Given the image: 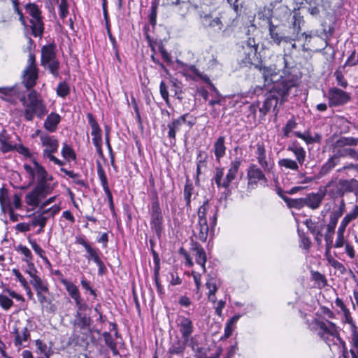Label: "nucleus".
<instances>
[{"label": "nucleus", "instance_id": "2", "mask_svg": "<svg viewBox=\"0 0 358 358\" xmlns=\"http://www.w3.org/2000/svg\"><path fill=\"white\" fill-rule=\"evenodd\" d=\"M22 101L25 108L24 115L27 121H31L34 116L41 119L48 113L46 106L35 90L28 94L27 101L24 98Z\"/></svg>", "mask_w": 358, "mask_h": 358}, {"label": "nucleus", "instance_id": "36", "mask_svg": "<svg viewBox=\"0 0 358 358\" xmlns=\"http://www.w3.org/2000/svg\"><path fill=\"white\" fill-rule=\"evenodd\" d=\"M358 216V206H355L352 210L348 213L342 220L339 227L340 229L345 230L346 227L349 224V223L355 220Z\"/></svg>", "mask_w": 358, "mask_h": 358}, {"label": "nucleus", "instance_id": "49", "mask_svg": "<svg viewBox=\"0 0 358 358\" xmlns=\"http://www.w3.org/2000/svg\"><path fill=\"white\" fill-rule=\"evenodd\" d=\"M30 244L34 252L40 256L41 258L46 263L50 264V262L45 255V251L34 241H30Z\"/></svg>", "mask_w": 358, "mask_h": 358}, {"label": "nucleus", "instance_id": "40", "mask_svg": "<svg viewBox=\"0 0 358 358\" xmlns=\"http://www.w3.org/2000/svg\"><path fill=\"white\" fill-rule=\"evenodd\" d=\"M36 349L38 352H40L42 355H44L46 358H49L52 354V351L50 347H48L45 343L43 342L41 340H36L35 341Z\"/></svg>", "mask_w": 358, "mask_h": 358}, {"label": "nucleus", "instance_id": "50", "mask_svg": "<svg viewBox=\"0 0 358 358\" xmlns=\"http://www.w3.org/2000/svg\"><path fill=\"white\" fill-rule=\"evenodd\" d=\"M209 208V203L208 200H206L203 202V203L199 207L198 210V217L199 221L207 220L206 214Z\"/></svg>", "mask_w": 358, "mask_h": 358}, {"label": "nucleus", "instance_id": "20", "mask_svg": "<svg viewBox=\"0 0 358 358\" xmlns=\"http://www.w3.org/2000/svg\"><path fill=\"white\" fill-rule=\"evenodd\" d=\"M83 309L77 308L76 314L75 316L74 326L79 328L81 333L87 334L91 332L90 327L92 320L89 316L82 313Z\"/></svg>", "mask_w": 358, "mask_h": 358}, {"label": "nucleus", "instance_id": "38", "mask_svg": "<svg viewBox=\"0 0 358 358\" xmlns=\"http://www.w3.org/2000/svg\"><path fill=\"white\" fill-rule=\"evenodd\" d=\"M30 283L34 287L36 293L41 292H48V287L47 285L43 282L41 278L38 275H34L30 280Z\"/></svg>", "mask_w": 358, "mask_h": 358}, {"label": "nucleus", "instance_id": "11", "mask_svg": "<svg viewBox=\"0 0 358 358\" xmlns=\"http://www.w3.org/2000/svg\"><path fill=\"white\" fill-rule=\"evenodd\" d=\"M27 12L31 16L30 20L32 34L35 37H41L44 31L41 12L35 3H29L25 6Z\"/></svg>", "mask_w": 358, "mask_h": 358}, {"label": "nucleus", "instance_id": "39", "mask_svg": "<svg viewBox=\"0 0 358 358\" xmlns=\"http://www.w3.org/2000/svg\"><path fill=\"white\" fill-rule=\"evenodd\" d=\"M246 47L249 49V52H248V57H246V62L247 63L251 62V58L250 55H255L257 49H258V44L256 43L255 38H249L248 40L245 43Z\"/></svg>", "mask_w": 358, "mask_h": 358}, {"label": "nucleus", "instance_id": "10", "mask_svg": "<svg viewBox=\"0 0 358 358\" xmlns=\"http://www.w3.org/2000/svg\"><path fill=\"white\" fill-rule=\"evenodd\" d=\"M40 140L43 147L45 148L43 150V158L48 159L57 165H64V162L54 156V153L57 152L59 148L58 141L54 136H50L47 134H41Z\"/></svg>", "mask_w": 358, "mask_h": 358}, {"label": "nucleus", "instance_id": "52", "mask_svg": "<svg viewBox=\"0 0 358 358\" xmlns=\"http://www.w3.org/2000/svg\"><path fill=\"white\" fill-rule=\"evenodd\" d=\"M97 173H98V176L100 179L101 184V186H102L103 190H106L107 189H109L107 177L106 176L104 170L102 169V167L101 166H99L98 167Z\"/></svg>", "mask_w": 358, "mask_h": 358}, {"label": "nucleus", "instance_id": "51", "mask_svg": "<svg viewBox=\"0 0 358 358\" xmlns=\"http://www.w3.org/2000/svg\"><path fill=\"white\" fill-rule=\"evenodd\" d=\"M157 8H158V3L155 1L152 2V6L150 8V13L149 15V20H150V24L152 26H155L157 22Z\"/></svg>", "mask_w": 358, "mask_h": 358}, {"label": "nucleus", "instance_id": "59", "mask_svg": "<svg viewBox=\"0 0 358 358\" xmlns=\"http://www.w3.org/2000/svg\"><path fill=\"white\" fill-rule=\"evenodd\" d=\"M294 134L296 137L303 140L307 144L313 143V136L310 134L308 131L305 132L303 134L299 131H295Z\"/></svg>", "mask_w": 358, "mask_h": 358}, {"label": "nucleus", "instance_id": "42", "mask_svg": "<svg viewBox=\"0 0 358 358\" xmlns=\"http://www.w3.org/2000/svg\"><path fill=\"white\" fill-rule=\"evenodd\" d=\"M285 202L289 208H293L296 209H301L303 207L306 206L304 197L299 199L286 198Z\"/></svg>", "mask_w": 358, "mask_h": 358}, {"label": "nucleus", "instance_id": "18", "mask_svg": "<svg viewBox=\"0 0 358 358\" xmlns=\"http://www.w3.org/2000/svg\"><path fill=\"white\" fill-rule=\"evenodd\" d=\"M61 282L65 287L69 295L74 300L77 308H85L86 306L82 303L83 299L81 298L78 287L75 284L68 281L66 279L62 280Z\"/></svg>", "mask_w": 358, "mask_h": 358}, {"label": "nucleus", "instance_id": "31", "mask_svg": "<svg viewBox=\"0 0 358 358\" xmlns=\"http://www.w3.org/2000/svg\"><path fill=\"white\" fill-rule=\"evenodd\" d=\"M16 145L12 143L10 137L7 134L5 130L0 133V150L2 152L6 153L14 150Z\"/></svg>", "mask_w": 358, "mask_h": 358}, {"label": "nucleus", "instance_id": "16", "mask_svg": "<svg viewBox=\"0 0 358 358\" xmlns=\"http://www.w3.org/2000/svg\"><path fill=\"white\" fill-rule=\"evenodd\" d=\"M33 164V167L28 164L24 165V170L31 176V183L34 181L35 178H36V182H38L50 176L48 175L45 168L37 162L34 161Z\"/></svg>", "mask_w": 358, "mask_h": 358}, {"label": "nucleus", "instance_id": "12", "mask_svg": "<svg viewBox=\"0 0 358 358\" xmlns=\"http://www.w3.org/2000/svg\"><path fill=\"white\" fill-rule=\"evenodd\" d=\"M150 227L153 231L155 232L158 238H160L163 229V215L160 208L159 203L157 199L152 202L150 209Z\"/></svg>", "mask_w": 358, "mask_h": 358}, {"label": "nucleus", "instance_id": "22", "mask_svg": "<svg viewBox=\"0 0 358 358\" xmlns=\"http://www.w3.org/2000/svg\"><path fill=\"white\" fill-rule=\"evenodd\" d=\"M201 22L205 28L215 32L221 31L224 26L220 17H213L210 15L201 16Z\"/></svg>", "mask_w": 358, "mask_h": 358}, {"label": "nucleus", "instance_id": "24", "mask_svg": "<svg viewBox=\"0 0 358 358\" xmlns=\"http://www.w3.org/2000/svg\"><path fill=\"white\" fill-rule=\"evenodd\" d=\"M337 222L338 216H330L329 222L327 224V231L324 234L327 252H328L330 250V249L333 247V237Z\"/></svg>", "mask_w": 358, "mask_h": 358}, {"label": "nucleus", "instance_id": "25", "mask_svg": "<svg viewBox=\"0 0 358 358\" xmlns=\"http://www.w3.org/2000/svg\"><path fill=\"white\" fill-rule=\"evenodd\" d=\"M189 116V115L188 113H185L180 116L178 118L173 120L170 123L168 124V136L170 138L175 141L176 133L180 130L181 126L183 124H185L186 118H187Z\"/></svg>", "mask_w": 358, "mask_h": 358}, {"label": "nucleus", "instance_id": "8", "mask_svg": "<svg viewBox=\"0 0 358 358\" xmlns=\"http://www.w3.org/2000/svg\"><path fill=\"white\" fill-rule=\"evenodd\" d=\"M241 164L240 159H235L230 163V166L224 179H222L224 176V169L222 168H217L214 176L215 182L218 187H223L227 189L231 182L236 178L238 169Z\"/></svg>", "mask_w": 358, "mask_h": 358}, {"label": "nucleus", "instance_id": "6", "mask_svg": "<svg viewBox=\"0 0 358 358\" xmlns=\"http://www.w3.org/2000/svg\"><path fill=\"white\" fill-rule=\"evenodd\" d=\"M52 180V177L50 176L48 178L37 182L35 188L26 195V203L33 207L38 206L41 200L52 192L53 187L48 182V181Z\"/></svg>", "mask_w": 358, "mask_h": 358}, {"label": "nucleus", "instance_id": "43", "mask_svg": "<svg viewBox=\"0 0 358 358\" xmlns=\"http://www.w3.org/2000/svg\"><path fill=\"white\" fill-rule=\"evenodd\" d=\"M194 190V186L192 183L187 181L184 187V199L186 202V206L190 207L191 197Z\"/></svg>", "mask_w": 358, "mask_h": 358}, {"label": "nucleus", "instance_id": "23", "mask_svg": "<svg viewBox=\"0 0 358 358\" xmlns=\"http://www.w3.org/2000/svg\"><path fill=\"white\" fill-rule=\"evenodd\" d=\"M191 250L195 257L196 262L201 266L203 272L206 273V262L207 261V257L204 249L199 243L192 242Z\"/></svg>", "mask_w": 358, "mask_h": 358}, {"label": "nucleus", "instance_id": "55", "mask_svg": "<svg viewBox=\"0 0 358 358\" xmlns=\"http://www.w3.org/2000/svg\"><path fill=\"white\" fill-rule=\"evenodd\" d=\"M297 124L295 122V120L291 119L287 121L285 126L282 128V131L284 133V136L285 137H288L289 135V133L296 128Z\"/></svg>", "mask_w": 358, "mask_h": 358}, {"label": "nucleus", "instance_id": "47", "mask_svg": "<svg viewBox=\"0 0 358 358\" xmlns=\"http://www.w3.org/2000/svg\"><path fill=\"white\" fill-rule=\"evenodd\" d=\"M303 22V17L299 15L298 13H294L293 15V22L292 25L294 28V34H297L299 36V34L301 29V24Z\"/></svg>", "mask_w": 358, "mask_h": 358}, {"label": "nucleus", "instance_id": "26", "mask_svg": "<svg viewBox=\"0 0 358 358\" xmlns=\"http://www.w3.org/2000/svg\"><path fill=\"white\" fill-rule=\"evenodd\" d=\"M324 197V194L317 192L310 193L304 197L305 206L312 210L317 209Z\"/></svg>", "mask_w": 358, "mask_h": 358}, {"label": "nucleus", "instance_id": "41", "mask_svg": "<svg viewBox=\"0 0 358 358\" xmlns=\"http://www.w3.org/2000/svg\"><path fill=\"white\" fill-rule=\"evenodd\" d=\"M303 224L306 226L309 231L312 234H315L317 232L319 234V231H322L324 228V225H320L318 222L312 220L311 219H306Z\"/></svg>", "mask_w": 358, "mask_h": 358}, {"label": "nucleus", "instance_id": "17", "mask_svg": "<svg viewBox=\"0 0 358 358\" xmlns=\"http://www.w3.org/2000/svg\"><path fill=\"white\" fill-rule=\"evenodd\" d=\"M264 172L265 171L262 170L261 168L258 167L256 164L250 165L247 173L248 185L254 187L259 181L266 182L267 179Z\"/></svg>", "mask_w": 358, "mask_h": 358}, {"label": "nucleus", "instance_id": "64", "mask_svg": "<svg viewBox=\"0 0 358 358\" xmlns=\"http://www.w3.org/2000/svg\"><path fill=\"white\" fill-rule=\"evenodd\" d=\"M18 251H20L22 254L25 256V259H29V261L32 259V255L31 250L27 248L26 246L20 245L18 246Z\"/></svg>", "mask_w": 358, "mask_h": 358}, {"label": "nucleus", "instance_id": "60", "mask_svg": "<svg viewBox=\"0 0 358 358\" xmlns=\"http://www.w3.org/2000/svg\"><path fill=\"white\" fill-rule=\"evenodd\" d=\"M12 273L16 277L17 280L20 282V284L24 289L29 288V286H28L26 279L22 276L21 273L17 269L13 268L12 270Z\"/></svg>", "mask_w": 358, "mask_h": 358}, {"label": "nucleus", "instance_id": "21", "mask_svg": "<svg viewBox=\"0 0 358 358\" xmlns=\"http://www.w3.org/2000/svg\"><path fill=\"white\" fill-rule=\"evenodd\" d=\"M176 322L179 327L182 338L184 340L189 341V337L191 336L194 329L191 320L188 317L180 315L177 318Z\"/></svg>", "mask_w": 358, "mask_h": 358}, {"label": "nucleus", "instance_id": "46", "mask_svg": "<svg viewBox=\"0 0 358 358\" xmlns=\"http://www.w3.org/2000/svg\"><path fill=\"white\" fill-rule=\"evenodd\" d=\"M62 157L67 159H76V155L73 149L68 145L66 143L63 144V148L62 150Z\"/></svg>", "mask_w": 358, "mask_h": 358}, {"label": "nucleus", "instance_id": "61", "mask_svg": "<svg viewBox=\"0 0 358 358\" xmlns=\"http://www.w3.org/2000/svg\"><path fill=\"white\" fill-rule=\"evenodd\" d=\"M159 91L162 97L166 101L167 105H169V92L167 90V87L164 81L160 83Z\"/></svg>", "mask_w": 358, "mask_h": 358}, {"label": "nucleus", "instance_id": "1", "mask_svg": "<svg viewBox=\"0 0 358 358\" xmlns=\"http://www.w3.org/2000/svg\"><path fill=\"white\" fill-rule=\"evenodd\" d=\"M352 146H355L352 136H341L332 145L334 155L321 167L319 174L320 176L327 175L336 165L340 163L341 158L350 157L358 161V151Z\"/></svg>", "mask_w": 358, "mask_h": 358}, {"label": "nucleus", "instance_id": "13", "mask_svg": "<svg viewBox=\"0 0 358 358\" xmlns=\"http://www.w3.org/2000/svg\"><path fill=\"white\" fill-rule=\"evenodd\" d=\"M329 105L336 107L344 105L351 99L349 93L336 87L330 89L328 92Z\"/></svg>", "mask_w": 358, "mask_h": 358}, {"label": "nucleus", "instance_id": "45", "mask_svg": "<svg viewBox=\"0 0 358 358\" xmlns=\"http://www.w3.org/2000/svg\"><path fill=\"white\" fill-rule=\"evenodd\" d=\"M88 254L87 257L88 260H92L95 264L101 260L99 257V249L93 248L91 245L85 250Z\"/></svg>", "mask_w": 358, "mask_h": 358}, {"label": "nucleus", "instance_id": "15", "mask_svg": "<svg viewBox=\"0 0 358 358\" xmlns=\"http://www.w3.org/2000/svg\"><path fill=\"white\" fill-rule=\"evenodd\" d=\"M264 10L267 12L266 14L262 16V13H259V18L266 19L270 38L273 43L279 46L280 45V39H282V34L279 31L278 26L275 25L272 22L271 10L268 8L266 9L265 8Z\"/></svg>", "mask_w": 358, "mask_h": 358}, {"label": "nucleus", "instance_id": "7", "mask_svg": "<svg viewBox=\"0 0 358 358\" xmlns=\"http://www.w3.org/2000/svg\"><path fill=\"white\" fill-rule=\"evenodd\" d=\"M287 150L293 152L296 157V160L289 158H283L278 161V165L286 169L298 171L299 165H302L306 159V153L303 148L297 145L294 142L287 148Z\"/></svg>", "mask_w": 358, "mask_h": 358}, {"label": "nucleus", "instance_id": "33", "mask_svg": "<svg viewBox=\"0 0 358 358\" xmlns=\"http://www.w3.org/2000/svg\"><path fill=\"white\" fill-rule=\"evenodd\" d=\"M225 137L220 136L214 144V152L216 160L220 162V159L225 155L226 146L224 145Z\"/></svg>", "mask_w": 358, "mask_h": 358}, {"label": "nucleus", "instance_id": "28", "mask_svg": "<svg viewBox=\"0 0 358 358\" xmlns=\"http://www.w3.org/2000/svg\"><path fill=\"white\" fill-rule=\"evenodd\" d=\"M278 102V98L275 95V92L271 91L266 99L264 101L262 106L259 108L260 113L264 116L271 110L272 107L275 110Z\"/></svg>", "mask_w": 358, "mask_h": 358}, {"label": "nucleus", "instance_id": "14", "mask_svg": "<svg viewBox=\"0 0 358 358\" xmlns=\"http://www.w3.org/2000/svg\"><path fill=\"white\" fill-rule=\"evenodd\" d=\"M255 155L259 166L266 173L273 171L274 163L269 162L266 157V150L263 143L258 142L256 145Z\"/></svg>", "mask_w": 358, "mask_h": 358}, {"label": "nucleus", "instance_id": "58", "mask_svg": "<svg viewBox=\"0 0 358 358\" xmlns=\"http://www.w3.org/2000/svg\"><path fill=\"white\" fill-rule=\"evenodd\" d=\"M68 3H67V0H63V1H61L59 5V17L62 19H64L66 15H68L69 13V10H68Z\"/></svg>", "mask_w": 358, "mask_h": 358}, {"label": "nucleus", "instance_id": "19", "mask_svg": "<svg viewBox=\"0 0 358 358\" xmlns=\"http://www.w3.org/2000/svg\"><path fill=\"white\" fill-rule=\"evenodd\" d=\"M87 119L89 124L92 128L91 134L93 136L92 142L94 146L97 148L99 152H101V145H102V137H101V130L99 127L98 122L94 119V116L91 113H88Z\"/></svg>", "mask_w": 358, "mask_h": 358}, {"label": "nucleus", "instance_id": "44", "mask_svg": "<svg viewBox=\"0 0 358 358\" xmlns=\"http://www.w3.org/2000/svg\"><path fill=\"white\" fill-rule=\"evenodd\" d=\"M187 67L188 70L192 71L196 76H197L201 80H203V82L206 83L207 84H208L211 86L213 85L208 76L206 74H203L201 72H200L199 71V69L194 65H190Z\"/></svg>", "mask_w": 358, "mask_h": 358}, {"label": "nucleus", "instance_id": "34", "mask_svg": "<svg viewBox=\"0 0 358 358\" xmlns=\"http://www.w3.org/2000/svg\"><path fill=\"white\" fill-rule=\"evenodd\" d=\"M14 334H15L14 343L17 347L22 345L23 343L27 341L30 337L29 331L27 327H24L21 331L15 329Z\"/></svg>", "mask_w": 358, "mask_h": 358}, {"label": "nucleus", "instance_id": "9", "mask_svg": "<svg viewBox=\"0 0 358 358\" xmlns=\"http://www.w3.org/2000/svg\"><path fill=\"white\" fill-rule=\"evenodd\" d=\"M41 62L43 66L49 69L52 75L55 77L58 76L59 62L56 57V46L55 44H49L42 47Z\"/></svg>", "mask_w": 358, "mask_h": 358}, {"label": "nucleus", "instance_id": "62", "mask_svg": "<svg viewBox=\"0 0 358 358\" xmlns=\"http://www.w3.org/2000/svg\"><path fill=\"white\" fill-rule=\"evenodd\" d=\"M334 76L336 78V80L338 82V84L341 86L343 88H345L347 87L348 86V82L347 80L345 79L343 75L342 74L341 71H338V70H336L335 72H334Z\"/></svg>", "mask_w": 358, "mask_h": 358}, {"label": "nucleus", "instance_id": "37", "mask_svg": "<svg viewBox=\"0 0 358 358\" xmlns=\"http://www.w3.org/2000/svg\"><path fill=\"white\" fill-rule=\"evenodd\" d=\"M48 219V217L46 216L45 213H44L43 210L41 213L33 215L31 220V225L33 227L39 226L41 227V231H43V228L46 224Z\"/></svg>", "mask_w": 358, "mask_h": 358}, {"label": "nucleus", "instance_id": "48", "mask_svg": "<svg viewBox=\"0 0 358 358\" xmlns=\"http://www.w3.org/2000/svg\"><path fill=\"white\" fill-rule=\"evenodd\" d=\"M345 230L338 228L337 231V237L336 240V243L334 244V248H340L343 247L348 242L345 241L344 237Z\"/></svg>", "mask_w": 358, "mask_h": 358}, {"label": "nucleus", "instance_id": "35", "mask_svg": "<svg viewBox=\"0 0 358 358\" xmlns=\"http://www.w3.org/2000/svg\"><path fill=\"white\" fill-rule=\"evenodd\" d=\"M196 229L199 230L198 234H195L196 237L202 242H206L208 238L209 227L208 221H199Z\"/></svg>", "mask_w": 358, "mask_h": 358}, {"label": "nucleus", "instance_id": "27", "mask_svg": "<svg viewBox=\"0 0 358 358\" xmlns=\"http://www.w3.org/2000/svg\"><path fill=\"white\" fill-rule=\"evenodd\" d=\"M189 341L186 340H180V338H176L170 345L168 354L171 356L177 355L180 357H182L186 346L187 345Z\"/></svg>", "mask_w": 358, "mask_h": 358}, {"label": "nucleus", "instance_id": "30", "mask_svg": "<svg viewBox=\"0 0 358 358\" xmlns=\"http://www.w3.org/2000/svg\"><path fill=\"white\" fill-rule=\"evenodd\" d=\"M255 67L262 73L265 83L273 82L272 77L277 76L279 71L275 65L269 66L256 65Z\"/></svg>", "mask_w": 358, "mask_h": 358}, {"label": "nucleus", "instance_id": "29", "mask_svg": "<svg viewBox=\"0 0 358 358\" xmlns=\"http://www.w3.org/2000/svg\"><path fill=\"white\" fill-rule=\"evenodd\" d=\"M335 304L338 308H340L341 312L343 313L345 322L350 324L352 329H356V326L353 318L351 316L350 311L347 308L343 301L341 299L337 297L335 300Z\"/></svg>", "mask_w": 358, "mask_h": 358}, {"label": "nucleus", "instance_id": "56", "mask_svg": "<svg viewBox=\"0 0 358 358\" xmlns=\"http://www.w3.org/2000/svg\"><path fill=\"white\" fill-rule=\"evenodd\" d=\"M351 343L352 348L350 350V354H352V352H354L355 354H358V332L356 329H353Z\"/></svg>", "mask_w": 358, "mask_h": 358}, {"label": "nucleus", "instance_id": "3", "mask_svg": "<svg viewBox=\"0 0 358 358\" xmlns=\"http://www.w3.org/2000/svg\"><path fill=\"white\" fill-rule=\"evenodd\" d=\"M315 325L319 329L318 336L329 345L342 341L338 326L328 320H315Z\"/></svg>", "mask_w": 358, "mask_h": 358}, {"label": "nucleus", "instance_id": "63", "mask_svg": "<svg viewBox=\"0 0 358 358\" xmlns=\"http://www.w3.org/2000/svg\"><path fill=\"white\" fill-rule=\"evenodd\" d=\"M24 261L27 262V269L26 270V273H27L31 278H32L34 275H36V273L37 272L34 264L29 261L28 259H24Z\"/></svg>", "mask_w": 358, "mask_h": 358}, {"label": "nucleus", "instance_id": "4", "mask_svg": "<svg viewBox=\"0 0 358 358\" xmlns=\"http://www.w3.org/2000/svg\"><path fill=\"white\" fill-rule=\"evenodd\" d=\"M29 46L27 51L29 52V58L27 59V66L23 71L22 83L24 84L26 88L29 90L35 85L38 79V68L36 64V56L31 51V46L34 41L31 38L28 39Z\"/></svg>", "mask_w": 358, "mask_h": 358}, {"label": "nucleus", "instance_id": "53", "mask_svg": "<svg viewBox=\"0 0 358 358\" xmlns=\"http://www.w3.org/2000/svg\"><path fill=\"white\" fill-rule=\"evenodd\" d=\"M13 305V301L3 294H0V306L5 310L10 309Z\"/></svg>", "mask_w": 358, "mask_h": 358}, {"label": "nucleus", "instance_id": "57", "mask_svg": "<svg viewBox=\"0 0 358 358\" xmlns=\"http://www.w3.org/2000/svg\"><path fill=\"white\" fill-rule=\"evenodd\" d=\"M102 336L107 346L110 349H115L116 348V343L109 332H103Z\"/></svg>", "mask_w": 358, "mask_h": 358}, {"label": "nucleus", "instance_id": "32", "mask_svg": "<svg viewBox=\"0 0 358 358\" xmlns=\"http://www.w3.org/2000/svg\"><path fill=\"white\" fill-rule=\"evenodd\" d=\"M60 120L61 117L59 114L51 113L48 115L44 122V128L50 132H54L56 131Z\"/></svg>", "mask_w": 358, "mask_h": 358}, {"label": "nucleus", "instance_id": "54", "mask_svg": "<svg viewBox=\"0 0 358 358\" xmlns=\"http://www.w3.org/2000/svg\"><path fill=\"white\" fill-rule=\"evenodd\" d=\"M70 92L69 87L66 83H59L57 88V93L61 97H65Z\"/></svg>", "mask_w": 358, "mask_h": 358}, {"label": "nucleus", "instance_id": "5", "mask_svg": "<svg viewBox=\"0 0 358 358\" xmlns=\"http://www.w3.org/2000/svg\"><path fill=\"white\" fill-rule=\"evenodd\" d=\"M327 187L331 188L329 194L333 198H343L347 193L358 195V180L355 178L341 179L337 182L331 181L327 185Z\"/></svg>", "mask_w": 358, "mask_h": 358}]
</instances>
